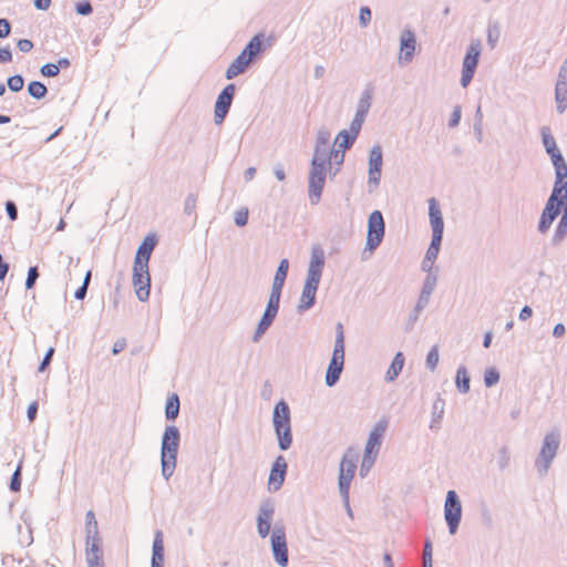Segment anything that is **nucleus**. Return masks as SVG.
<instances>
[{
    "mask_svg": "<svg viewBox=\"0 0 567 567\" xmlns=\"http://www.w3.org/2000/svg\"><path fill=\"white\" fill-rule=\"evenodd\" d=\"M542 135L543 144L547 153L550 155L556 173V181L551 195L543 210L539 221V230L546 231L558 216L559 205H563L564 207V216L560 224H567V164L565 163L549 128H544Z\"/></svg>",
    "mask_w": 567,
    "mask_h": 567,
    "instance_id": "nucleus-1",
    "label": "nucleus"
},
{
    "mask_svg": "<svg viewBox=\"0 0 567 567\" xmlns=\"http://www.w3.org/2000/svg\"><path fill=\"white\" fill-rule=\"evenodd\" d=\"M156 245V237L148 235L140 245L133 265V287L135 293L141 301H145L150 297L151 277L148 271V261Z\"/></svg>",
    "mask_w": 567,
    "mask_h": 567,
    "instance_id": "nucleus-2",
    "label": "nucleus"
},
{
    "mask_svg": "<svg viewBox=\"0 0 567 567\" xmlns=\"http://www.w3.org/2000/svg\"><path fill=\"white\" fill-rule=\"evenodd\" d=\"M326 162L327 156L324 153L320 154V144L318 143L309 174V197L312 204H317L322 194L326 182Z\"/></svg>",
    "mask_w": 567,
    "mask_h": 567,
    "instance_id": "nucleus-3",
    "label": "nucleus"
},
{
    "mask_svg": "<svg viewBox=\"0 0 567 567\" xmlns=\"http://www.w3.org/2000/svg\"><path fill=\"white\" fill-rule=\"evenodd\" d=\"M179 432L175 426L165 430L162 441V472L165 478L172 476L176 466Z\"/></svg>",
    "mask_w": 567,
    "mask_h": 567,
    "instance_id": "nucleus-4",
    "label": "nucleus"
},
{
    "mask_svg": "<svg viewBox=\"0 0 567 567\" xmlns=\"http://www.w3.org/2000/svg\"><path fill=\"white\" fill-rule=\"evenodd\" d=\"M344 364V332L341 323L337 324V336L334 348L332 352V358L330 360L327 373H326V383L329 386H332L337 383L340 378V374L343 370Z\"/></svg>",
    "mask_w": 567,
    "mask_h": 567,
    "instance_id": "nucleus-5",
    "label": "nucleus"
},
{
    "mask_svg": "<svg viewBox=\"0 0 567 567\" xmlns=\"http://www.w3.org/2000/svg\"><path fill=\"white\" fill-rule=\"evenodd\" d=\"M272 421L279 446L281 450H287L291 445L292 437L290 430V411L285 401H280L276 404Z\"/></svg>",
    "mask_w": 567,
    "mask_h": 567,
    "instance_id": "nucleus-6",
    "label": "nucleus"
},
{
    "mask_svg": "<svg viewBox=\"0 0 567 567\" xmlns=\"http://www.w3.org/2000/svg\"><path fill=\"white\" fill-rule=\"evenodd\" d=\"M357 462L358 454L352 449L344 453L340 462L339 489L347 502L349 499L350 485L355 474Z\"/></svg>",
    "mask_w": 567,
    "mask_h": 567,
    "instance_id": "nucleus-7",
    "label": "nucleus"
},
{
    "mask_svg": "<svg viewBox=\"0 0 567 567\" xmlns=\"http://www.w3.org/2000/svg\"><path fill=\"white\" fill-rule=\"evenodd\" d=\"M385 225L381 212H372L368 220L367 243L363 254L368 251V257L373 254L375 248L382 243Z\"/></svg>",
    "mask_w": 567,
    "mask_h": 567,
    "instance_id": "nucleus-8",
    "label": "nucleus"
},
{
    "mask_svg": "<svg viewBox=\"0 0 567 567\" xmlns=\"http://www.w3.org/2000/svg\"><path fill=\"white\" fill-rule=\"evenodd\" d=\"M386 425L384 423H379L374 426L369 435V440L365 445V453L361 464V475H365V473L370 470L372 464L374 463L375 455L381 445V440L383 433L385 431Z\"/></svg>",
    "mask_w": 567,
    "mask_h": 567,
    "instance_id": "nucleus-9",
    "label": "nucleus"
},
{
    "mask_svg": "<svg viewBox=\"0 0 567 567\" xmlns=\"http://www.w3.org/2000/svg\"><path fill=\"white\" fill-rule=\"evenodd\" d=\"M462 516V505L454 491H449L444 505V517L450 533L455 534Z\"/></svg>",
    "mask_w": 567,
    "mask_h": 567,
    "instance_id": "nucleus-10",
    "label": "nucleus"
},
{
    "mask_svg": "<svg viewBox=\"0 0 567 567\" xmlns=\"http://www.w3.org/2000/svg\"><path fill=\"white\" fill-rule=\"evenodd\" d=\"M481 55V44L480 42H474L470 45L464 60H463V69H462V78L461 84L463 87H466L472 81L476 66L478 64V59Z\"/></svg>",
    "mask_w": 567,
    "mask_h": 567,
    "instance_id": "nucleus-11",
    "label": "nucleus"
},
{
    "mask_svg": "<svg viewBox=\"0 0 567 567\" xmlns=\"http://www.w3.org/2000/svg\"><path fill=\"white\" fill-rule=\"evenodd\" d=\"M235 85L228 84L218 95L215 104V122L217 124H220L228 113L235 95Z\"/></svg>",
    "mask_w": 567,
    "mask_h": 567,
    "instance_id": "nucleus-12",
    "label": "nucleus"
},
{
    "mask_svg": "<svg viewBox=\"0 0 567 567\" xmlns=\"http://www.w3.org/2000/svg\"><path fill=\"white\" fill-rule=\"evenodd\" d=\"M271 548L275 556L276 561L286 567L288 564V548L286 535L282 529H275L271 535Z\"/></svg>",
    "mask_w": 567,
    "mask_h": 567,
    "instance_id": "nucleus-13",
    "label": "nucleus"
},
{
    "mask_svg": "<svg viewBox=\"0 0 567 567\" xmlns=\"http://www.w3.org/2000/svg\"><path fill=\"white\" fill-rule=\"evenodd\" d=\"M85 558L89 567L103 566V551L99 536L92 535L86 537Z\"/></svg>",
    "mask_w": 567,
    "mask_h": 567,
    "instance_id": "nucleus-14",
    "label": "nucleus"
},
{
    "mask_svg": "<svg viewBox=\"0 0 567 567\" xmlns=\"http://www.w3.org/2000/svg\"><path fill=\"white\" fill-rule=\"evenodd\" d=\"M280 296L281 295L275 292L270 293L267 308L256 331V339L259 338L268 329L275 319L279 308Z\"/></svg>",
    "mask_w": 567,
    "mask_h": 567,
    "instance_id": "nucleus-15",
    "label": "nucleus"
},
{
    "mask_svg": "<svg viewBox=\"0 0 567 567\" xmlns=\"http://www.w3.org/2000/svg\"><path fill=\"white\" fill-rule=\"evenodd\" d=\"M287 471V462L284 456H278L271 467L269 478H268V486L270 489L277 491L280 488L285 481Z\"/></svg>",
    "mask_w": 567,
    "mask_h": 567,
    "instance_id": "nucleus-16",
    "label": "nucleus"
},
{
    "mask_svg": "<svg viewBox=\"0 0 567 567\" xmlns=\"http://www.w3.org/2000/svg\"><path fill=\"white\" fill-rule=\"evenodd\" d=\"M429 216L430 224L432 227V237L441 238L443 236L444 230V221L442 217L441 209L435 198H431L429 200Z\"/></svg>",
    "mask_w": 567,
    "mask_h": 567,
    "instance_id": "nucleus-17",
    "label": "nucleus"
},
{
    "mask_svg": "<svg viewBox=\"0 0 567 567\" xmlns=\"http://www.w3.org/2000/svg\"><path fill=\"white\" fill-rule=\"evenodd\" d=\"M382 151L380 146H374L369 155V183L377 186L381 178Z\"/></svg>",
    "mask_w": 567,
    "mask_h": 567,
    "instance_id": "nucleus-18",
    "label": "nucleus"
},
{
    "mask_svg": "<svg viewBox=\"0 0 567 567\" xmlns=\"http://www.w3.org/2000/svg\"><path fill=\"white\" fill-rule=\"evenodd\" d=\"M416 40L412 31H404L401 35L400 60L409 62L415 52Z\"/></svg>",
    "mask_w": 567,
    "mask_h": 567,
    "instance_id": "nucleus-19",
    "label": "nucleus"
},
{
    "mask_svg": "<svg viewBox=\"0 0 567 567\" xmlns=\"http://www.w3.org/2000/svg\"><path fill=\"white\" fill-rule=\"evenodd\" d=\"M323 252L321 249L313 250L311 261L308 269L307 279L311 281H320L321 270L323 267Z\"/></svg>",
    "mask_w": 567,
    "mask_h": 567,
    "instance_id": "nucleus-20",
    "label": "nucleus"
},
{
    "mask_svg": "<svg viewBox=\"0 0 567 567\" xmlns=\"http://www.w3.org/2000/svg\"><path fill=\"white\" fill-rule=\"evenodd\" d=\"M318 285H319V282H317V281H311L309 279L306 280V284H305V287L302 290V295L300 297V303H299L300 309L306 310V309H309L310 307H312V305L315 303Z\"/></svg>",
    "mask_w": 567,
    "mask_h": 567,
    "instance_id": "nucleus-21",
    "label": "nucleus"
},
{
    "mask_svg": "<svg viewBox=\"0 0 567 567\" xmlns=\"http://www.w3.org/2000/svg\"><path fill=\"white\" fill-rule=\"evenodd\" d=\"M251 60L249 56H246V53H240L236 60L228 66L226 71V78L228 80L239 75L243 73L246 68L250 64Z\"/></svg>",
    "mask_w": 567,
    "mask_h": 567,
    "instance_id": "nucleus-22",
    "label": "nucleus"
},
{
    "mask_svg": "<svg viewBox=\"0 0 567 567\" xmlns=\"http://www.w3.org/2000/svg\"><path fill=\"white\" fill-rule=\"evenodd\" d=\"M559 446V439L555 434H549L545 437L544 445L540 451L542 457L550 462L556 455L557 449Z\"/></svg>",
    "mask_w": 567,
    "mask_h": 567,
    "instance_id": "nucleus-23",
    "label": "nucleus"
},
{
    "mask_svg": "<svg viewBox=\"0 0 567 567\" xmlns=\"http://www.w3.org/2000/svg\"><path fill=\"white\" fill-rule=\"evenodd\" d=\"M289 262L287 259H282L279 264V267L276 271L271 292L281 295V290L288 274Z\"/></svg>",
    "mask_w": 567,
    "mask_h": 567,
    "instance_id": "nucleus-24",
    "label": "nucleus"
},
{
    "mask_svg": "<svg viewBox=\"0 0 567 567\" xmlns=\"http://www.w3.org/2000/svg\"><path fill=\"white\" fill-rule=\"evenodd\" d=\"M164 563V542L163 534L161 530L155 533L154 542H153V555H152V566L163 565Z\"/></svg>",
    "mask_w": 567,
    "mask_h": 567,
    "instance_id": "nucleus-25",
    "label": "nucleus"
},
{
    "mask_svg": "<svg viewBox=\"0 0 567 567\" xmlns=\"http://www.w3.org/2000/svg\"><path fill=\"white\" fill-rule=\"evenodd\" d=\"M404 361L405 360L403 353L398 352L385 373V379L388 381H394L396 379L404 367Z\"/></svg>",
    "mask_w": 567,
    "mask_h": 567,
    "instance_id": "nucleus-26",
    "label": "nucleus"
},
{
    "mask_svg": "<svg viewBox=\"0 0 567 567\" xmlns=\"http://www.w3.org/2000/svg\"><path fill=\"white\" fill-rule=\"evenodd\" d=\"M272 516L271 509H261L259 516H258V533L259 535L265 538L269 532H270V520Z\"/></svg>",
    "mask_w": 567,
    "mask_h": 567,
    "instance_id": "nucleus-27",
    "label": "nucleus"
},
{
    "mask_svg": "<svg viewBox=\"0 0 567 567\" xmlns=\"http://www.w3.org/2000/svg\"><path fill=\"white\" fill-rule=\"evenodd\" d=\"M441 241L442 239L441 238H435V237H432V241H431V245L430 247L427 248V251H426V255H425V258L423 260V268L426 269V268H431L432 264L434 262V260L436 259L437 255H439V251H440V246H441Z\"/></svg>",
    "mask_w": 567,
    "mask_h": 567,
    "instance_id": "nucleus-28",
    "label": "nucleus"
},
{
    "mask_svg": "<svg viewBox=\"0 0 567 567\" xmlns=\"http://www.w3.org/2000/svg\"><path fill=\"white\" fill-rule=\"evenodd\" d=\"M262 40V34H256L241 52L246 53V56H249V59L252 61L254 56H256L261 51Z\"/></svg>",
    "mask_w": 567,
    "mask_h": 567,
    "instance_id": "nucleus-29",
    "label": "nucleus"
},
{
    "mask_svg": "<svg viewBox=\"0 0 567 567\" xmlns=\"http://www.w3.org/2000/svg\"><path fill=\"white\" fill-rule=\"evenodd\" d=\"M179 413V399L177 394H172L166 402L165 414L168 420H175Z\"/></svg>",
    "mask_w": 567,
    "mask_h": 567,
    "instance_id": "nucleus-30",
    "label": "nucleus"
},
{
    "mask_svg": "<svg viewBox=\"0 0 567 567\" xmlns=\"http://www.w3.org/2000/svg\"><path fill=\"white\" fill-rule=\"evenodd\" d=\"M355 138L357 137L352 135L350 132L343 130L337 135L336 144L338 145L339 148L346 151L353 144Z\"/></svg>",
    "mask_w": 567,
    "mask_h": 567,
    "instance_id": "nucleus-31",
    "label": "nucleus"
},
{
    "mask_svg": "<svg viewBox=\"0 0 567 567\" xmlns=\"http://www.w3.org/2000/svg\"><path fill=\"white\" fill-rule=\"evenodd\" d=\"M29 94L34 99H42L47 94V87L43 83L38 81H32L28 85Z\"/></svg>",
    "mask_w": 567,
    "mask_h": 567,
    "instance_id": "nucleus-32",
    "label": "nucleus"
},
{
    "mask_svg": "<svg viewBox=\"0 0 567 567\" xmlns=\"http://www.w3.org/2000/svg\"><path fill=\"white\" fill-rule=\"evenodd\" d=\"M456 385L460 391L466 393L470 390V377L465 369H458L456 372Z\"/></svg>",
    "mask_w": 567,
    "mask_h": 567,
    "instance_id": "nucleus-33",
    "label": "nucleus"
},
{
    "mask_svg": "<svg viewBox=\"0 0 567 567\" xmlns=\"http://www.w3.org/2000/svg\"><path fill=\"white\" fill-rule=\"evenodd\" d=\"M85 523H86V532L87 536L96 535L99 536L97 532V522L95 519V515L92 511H89L85 515Z\"/></svg>",
    "mask_w": 567,
    "mask_h": 567,
    "instance_id": "nucleus-34",
    "label": "nucleus"
},
{
    "mask_svg": "<svg viewBox=\"0 0 567 567\" xmlns=\"http://www.w3.org/2000/svg\"><path fill=\"white\" fill-rule=\"evenodd\" d=\"M363 120H364V112L359 111L357 113V115L354 116V118L350 125V130L348 132H350L352 135H354L357 137L361 130Z\"/></svg>",
    "mask_w": 567,
    "mask_h": 567,
    "instance_id": "nucleus-35",
    "label": "nucleus"
},
{
    "mask_svg": "<svg viewBox=\"0 0 567 567\" xmlns=\"http://www.w3.org/2000/svg\"><path fill=\"white\" fill-rule=\"evenodd\" d=\"M92 271L87 270L83 280L82 286L75 291L74 296L76 299L82 300L86 296V290L91 280Z\"/></svg>",
    "mask_w": 567,
    "mask_h": 567,
    "instance_id": "nucleus-36",
    "label": "nucleus"
},
{
    "mask_svg": "<svg viewBox=\"0 0 567 567\" xmlns=\"http://www.w3.org/2000/svg\"><path fill=\"white\" fill-rule=\"evenodd\" d=\"M249 212L248 208L243 207L235 213V224L239 227H244L248 223Z\"/></svg>",
    "mask_w": 567,
    "mask_h": 567,
    "instance_id": "nucleus-37",
    "label": "nucleus"
},
{
    "mask_svg": "<svg viewBox=\"0 0 567 567\" xmlns=\"http://www.w3.org/2000/svg\"><path fill=\"white\" fill-rule=\"evenodd\" d=\"M24 85L23 78L21 75H13L8 79V86L13 92H19Z\"/></svg>",
    "mask_w": 567,
    "mask_h": 567,
    "instance_id": "nucleus-38",
    "label": "nucleus"
},
{
    "mask_svg": "<svg viewBox=\"0 0 567 567\" xmlns=\"http://www.w3.org/2000/svg\"><path fill=\"white\" fill-rule=\"evenodd\" d=\"M499 380V373L495 369H488L484 374V382L486 386L496 384Z\"/></svg>",
    "mask_w": 567,
    "mask_h": 567,
    "instance_id": "nucleus-39",
    "label": "nucleus"
},
{
    "mask_svg": "<svg viewBox=\"0 0 567 567\" xmlns=\"http://www.w3.org/2000/svg\"><path fill=\"white\" fill-rule=\"evenodd\" d=\"M439 363V350L436 347H433L426 357V364L433 371L435 370Z\"/></svg>",
    "mask_w": 567,
    "mask_h": 567,
    "instance_id": "nucleus-40",
    "label": "nucleus"
},
{
    "mask_svg": "<svg viewBox=\"0 0 567 567\" xmlns=\"http://www.w3.org/2000/svg\"><path fill=\"white\" fill-rule=\"evenodd\" d=\"M59 71H60L59 65L53 64V63L44 64L41 68V73L44 76H56L59 74Z\"/></svg>",
    "mask_w": 567,
    "mask_h": 567,
    "instance_id": "nucleus-41",
    "label": "nucleus"
},
{
    "mask_svg": "<svg viewBox=\"0 0 567 567\" xmlns=\"http://www.w3.org/2000/svg\"><path fill=\"white\" fill-rule=\"evenodd\" d=\"M20 471L21 466L19 465L11 478L10 488L13 492H19L21 487Z\"/></svg>",
    "mask_w": 567,
    "mask_h": 567,
    "instance_id": "nucleus-42",
    "label": "nucleus"
},
{
    "mask_svg": "<svg viewBox=\"0 0 567 567\" xmlns=\"http://www.w3.org/2000/svg\"><path fill=\"white\" fill-rule=\"evenodd\" d=\"M38 276H39V274H38L37 267H31L29 269V271H28V277H27V280H25V287L28 289L33 287Z\"/></svg>",
    "mask_w": 567,
    "mask_h": 567,
    "instance_id": "nucleus-43",
    "label": "nucleus"
},
{
    "mask_svg": "<svg viewBox=\"0 0 567 567\" xmlns=\"http://www.w3.org/2000/svg\"><path fill=\"white\" fill-rule=\"evenodd\" d=\"M360 22L363 27H367L368 23L371 20V11L368 7H362L360 9V16H359Z\"/></svg>",
    "mask_w": 567,
    "mask_h": 567,
    "instance_id": "nucleus-44",
    "label": "nucleus"
},
{
    "mask_svg": "<svg viewBox=\"0 0 567 567\" xmlns=\"http://www.w3.org/2000/svg\"><path fill=\"white\" fill-rule=\"evenodd\" d=\"M556 99L558 102L559 112H564L565 111L564 102L566 101V92L561 93V89H560L559 84L556 86Z\"/></svg>",
    "mask_w": 567,
    "mask_h": 567,
    "instance_id": "nucleus-45",
    "label": "nucleus"
},
{
    "mask_svg": "<svg viewBox=\"0 0 567 567\" xmlns=\"http://www.w3.org/2000/svg\"><path fill=\"white\" fill-rule=\"evenodd\" d=\"M76 12L82 16L90 14L92 12V7H91L90 2H87V1L79 2L76 4Z\"/></svg>",
    "mask_w": 567,
    "mask_h": 567,
    "instance_id": "nucleus-46",
    "label": "nucleus"
},
{
    "mask_svg": "<svg viewBox=\"0 0 567 567\" xmlns=\"http://www.w3.org/2000/svg\"><path fill=\"white\" fill-rule=\"evenodd\" d=\"M17 47L21 52L27 53L32 50L33 43H32V41H30L28 39H21L18 41Z\"/></svg>",
    "mask_w": 567,
    "mask_h": 567,
    "instance_id": "nucleus-47",
    "label": "nucleus"
},
{
    "mask_svg": "<svg viewBox=\"0 0 567 567\" xmlns=\"http://www.w3.org/2000/svg\"><path fill=\"white\" fill-rule=\"evenodd\" d=\"M10 23L7 19H0V38H6L10 34Z\"/></svg>",
    "mask_w": 567,
    "mask_h": 567,
    "instance_id": "nucleus-48",
    "label": "nucleus"
},
{
    "mask_svg": "<svg viewBox=\"0 0 567 567\" xmlns=\"http://www.w3.org/2000/svg\"><path fill=\"white\" fill-rule=\"evenodd\" d=\"M426 563H429L430 565L432 563V547L429 542L425 543L423 551V565L426 566Z\"/></svg>",
    "mask_w": 567,
    "mask_h": 567,
    "instance_id": "nucleus-49",
    "label": "nucleus"
},
{
    "mask_svg": "<svg viewBox=\"0 0 567 567\" xmlns=\"http://www.w3.org/2000/svg\"><path fill=\"white\" fill-rule=\"evenodd\" d=\"M12 60V54L10 49L8 48H1L0 49V63H7Z\"/></svg>",
    "mask_w": 567,
    "mask_h": 567,
    "instance_id": "nucleus-50",
    "label": "nucleus"
},
{
    "mask_svg": "<svg viewBox=\"0 0 567 567\" xmlns=\"http://www.w3.org/2000/svg\"><path fill=\"white\" fill-rule=\"evenodd\" d=\"M6 208H7V213L10 217L11 220H14L17 219V207L16 205L12 203V202H8L7 205H6Z\"/></svg>",
    "mask_w": 567,
    "mask_h": 567,
    "instance_id": "nucleus-51",
    "label": "nucleus"
},
{
    "mask_svg": "<svg viewBox=\"0 0 567 567\" xmlns=\"http://www.w3.org/2000/svg\"><path fill=\"white\" fill-rule=\"evenodd\" d=\"M37 412H38V403L37 402H32L29 406H28V419L32 422L34 419H35V415H37Z\"/></svg>",
    "mask_w": 567,
    "mask_h": 567,
    "instance_id": "nucleus-52",
    "label": "nucleus"
},
{
    "mask_svg": "<svg viewBox=\"0 0 567 567\" xmlns=\"http://www.w3.org/2000/svg\"><path fill=\"white\" fill-rule=\"evenodd\" d=\"M125 347H126L125 339H118L117 341H115L112 351H113L114 354H117L121 351H123L125 349Z\"/></svg>",
    "mask_w": 567,
    "mask_h": 567,
    "instance_id": "nucleus-53",
    "label": "nucleus"
},
{
    "mask_svg": "<svg viewBox=\"0 0 567 567\" xmlns=\"http://www.w3.org/2000/svg\"><path fill=\"white\" fill-rule=\"evenodd\" d=\"M51 6V0H34V7L39 10H48Z\"/></svg>",
    "mask_w": 567,
    "mask_h": 567,
    "instance_id": "nucleus-54",
    "label": "nucleus"
},
{
    "mask_svg": "<svg viewBox=\"0 0 567 567\" xmlns=\"http://www.w3.org/2000/svg\"><path fill=\"white\" fill-rule=\"evenodd\" d=\"M461 120V110L456 107L452 114L450 125L456 126Z\"/></svg>",
    "mask_w": 567,
    "mask_h": 567,
    "instance_id": "nucleus-55",
    "label": "nucleus"
},
{
    "mask_svg": "<svg viewBox=\"0 0 567 567\" xmlns=\"http://www.w3.org/2000/svg\"><path fill=\"white\" fill-rule=\"evenodd\" d=\"M533 315V310L530 307L528 306H525L522 310H520V313H519V319L520 320H527L528 318H530Z\"/></svg>",
    "mask_w": 567,
    "mask_h": 567,
    "instance_id": "nucleus-56",
    "label": "nucleus"
},
{
    "mask_svg": "<svg viewBox=\"0 0 567 567\" xmlns=\"http://www.w3.org/2000/svg\"><path fill=\"white\" fill-rule=\"evenodd\" d=\"M554 336L555 337H561L564 336L565 333V326L563 323H557L555 327H554V331H553Z\"/></svg>",
    "mask_w": 567,
    "mask_h": 567,
    "instance_id": "nucleus-57",
    "label": "nucleus"
},
{
    "mask_svg": "<svg viewBox=\"0 0 567 567\" xmlns=\"http://www.w3.org/2000/svg\"><path fill=\"white\" fill-rule=\"evenodd\" d=\"M53 352H54V350L52 348L48 351L45 358L43 359V361L41 363V368H40L41 370H43L44 367L50 362Z\"/></svg>",
    "mask_w": 567,
    "mask_h": 567,
    "instance_id": "nucleus-58",
    "label": "nucleus"
},
{
    "mask_svg": "<svg viewBox=\"0 0 567 567\" xmlns=\"http://www.w3.org/2000/svg\"><path fill=\"white\" fill-rule=\"evenodd\" d=\"M491 342H492V333L487 332V333H485V337H484V347L488 348Z\"/></svg>",
    "mask_w": 567,
    "mask_h": 567,
    "instance_id": "nucleus-59",
    "label": "nucleus"
},
{
    "mask_svg": "<svg viewBox=\"0 0 567 567\" xmlns=\"http://www.w3.org/2000/svg\"><path fill=\"white\" fill-rule=\"evenodd\" d=\"M384 561H385L386 567H394L393 563H392V558L389 554L384 555Z\"/></svg>",
    "mask_w": 567,
    "mask_h": 567,
    "instance_id": "nucleus-60",
    "label": "nucleus"
},
{
    "mask_svg": "<svg viewBox=\"0 0 567 567\" xmlns=\"http://www.w3.org/2000/svg\"><path fill=\"white\" fill-rule=\"evenodd\" d=\"M8 122H10V117L9 116L0 115V124H4V123H8Z\"/></svg>",
    "mask_w": 567,
    "mask_h": 567,
    "instance_id": "nucleus-61",
    "label": "nucleus"
},
{
    "mask_svg": "<svg viewBox=\"0 0 567 567\" xmlns=\"http://www.w3.org/2000/svg\"><path fill=\"white\" fill-rule=\"evenodd\" d=\"M58 65L66 68V66H69V61L66 59H62V60L59 61Z\"/></svg>",
    "mask_w": 567,
    "mask_h": 567,
    "instance_id": "nucleus-62",
    "label": "nucleus"
},
{
    "mask_svg": "<svg viewBox=\"0 0 567 567\" xmlns=\"http://www.w3.org/2000/svg\"><path fill=\"white\" fill-rule=\"evenodd\" d=\"M6 92V86L4 84L0 83V96H2Z\"/></svg>",
    "mask_w": 567,
    "mask_h": 567,
    "instance_id": "nucleus-63",
    "label": "nucleus"
},
{
    "mask_svg": "<svg viewBox=\"0 0 567 567\" xmlns=\"http://www.w3.org/2000/svg\"><path fill=\"white\" fill-rule=\"evenodd\" d=\"M317 72H318V73H322V72H323V68H322V66L317 68Z\"/></svg>",
    "mask_w": 567,
    "mask_h": 567,
    "instance_id": "nucleus-64",
    "label": "nucleus"
}]
</instances>
